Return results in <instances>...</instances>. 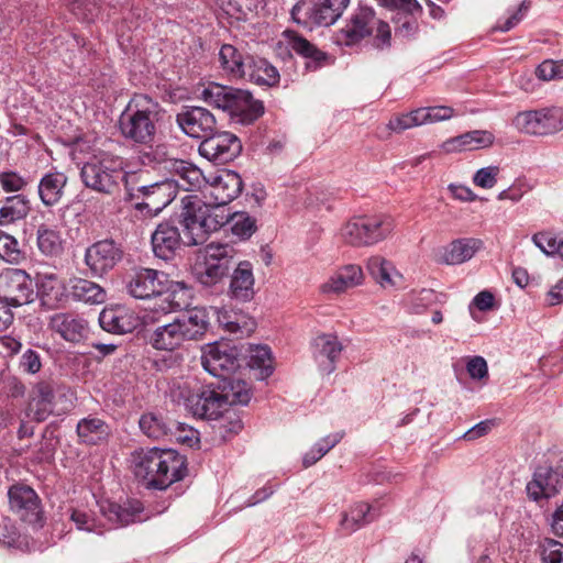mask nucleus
<instances>
[{"label":"nucleus","instance_id":"de8ad7c7","mask_svg":"<svg viewBox=\"0 0 563 563\" xmlns=\"http://www.w3.org/2000/svg\"><path fill=\"white\" fill-rule=\"evenodd\" d=\"M249 366L258 371L257 378L265 379L273 373L272 353L266 345H256L250 349Z\"/></svg>","mask_w":563,"mask_h":563},{"label":"nucleus","instance_id":"393cba45","mask_svg":"<svg viewBox=\"0 0 563 563\" xmlns=\"http://www.w3.org/2000/svg\"><path fill=\"white\" fill-rule=\"evenodd\" d=\"M482 246L483 242L478 239H457L439 249L435 254V261L445 265H460L473 258Z\"/></svg>","mask_w":563,"mask_h":563},{"label":"nucleus","instance_id":"ddd939ff","mask_svg":"<svg viewBox=\"0 0 563 563\" xmlns=\"http://www.w3.org/2000/svg\"><path fill=\"white\" fill-rule=\"evenodd\" d=\"M241 151L240 139L230 132H213L202 140L198 148L201 156L214 164H227L238 157Z\"/></svg>","mask_w":563,"mask_h":563},{"label":"nucleus","instance_id":"6e6552de","mask_svg":"<svg viewBox=\"0 0 563 563\" xmlns=\"http://www.w3.org/2000/svg\"><path fill=\"white\" fill-rule=\"evenodd\" d=\"M393 230V221L386 216L357 217L341 229L345 243L353 246H369L383 241Z\"/></svg>","mask_w":563,"mask_h":563},{"label":"nucleus","instance_id":"052dcab7","mask_svg":"<svg viewBox=\"0 0 563 563\" xmlns=\"http://www.w3.org/2000/svg\"><path fill=\"white\" fill-rule=\"evenodd\" d=\"M0 186L5 192H20L29 186V179L14 170L0 172Z\"/></svg>","mask_w":563,"mask_h":563},{"label":"nucleus","instance_id":"ea45409f","mask_svg":"<svg viewBox=\"0 0 563 563\" xmlns=\"http://www.w3.org/2000/svg\"><path fill=\"white\" fill-rule=\"evenodd\" d=\"M366 268L369 275L384 288L398 286L402 278L393 263L380 255L369 257Z\"/></svg>","mask_w":563,"mask_h":563},{"label":"nucleus","instance_id":"72a5a7b5","mask_svg":"<svg viewBox=\"0 0 563 563\" xmlns=\"http://www.w3.org/2000/svg\"><path fill=\"white\" fill-rule=\"evenodd\" d=\"M254 282L252 264L247 261L240 262L230 279V296L239 301L251 300L255 294Z\"/></svg>","mask_w":563,"mask_h":563},{"label":"nucleus","instance_id":"09e8293b","mask_svg":"<svg viewBox=\"0 0 563 563\" xmlns=\"http://www.w3.org/2000/svg\"><path fill=\"white\" fill-rule=\"evenodd\" d=\"M195 276L202 286L212 287L221 283L228 273H225V267L216 266L202 260L195 266Z\"/></svg>","mask_w":563,"mask_h":563},{"label":"nucleus","instance_id":"c03bdc74","mask_svg":"<svg viewBox=\"0 0 563 563\" xmlns=\"http://www.w3.org/2000/svg\"><path fill=\"white\" fill-rule=\"evenodd\" d=\"M201 256L208 263L225 267V273L229 274L233 266L235 250L227 243H209L201 252Z\"/></svg>","mask_w":563,"mask_h":563},{"label":"nucleus","instance_id":"37998d69","mask_svg":"<svg viewBox=\"0 0 563 563\" xmlns=\"http://www.w3.org/2000/svg\"><path fill=\"white\" fill-rule=\"evenodd\" d=\"M249 57L231 44H223L219 52V60L224 71L234 78H242L249 64Z\"/></svg>","mask_w":563,"mask_h":563},{"label":"nucleus","instance_id":"473e14b6","mask_svg":"<svg viewBox=\"0 0 563 563\" xmlns=\"http://www.w3.org/2000/svg\"><path fill=\"white\" fill-rule=\"evenodd\" d=\"M76 433L79 443L98 445L107 442L111 434V428L104 420L89 415L77 422Z\"/></svg>","mask_w":563,"mask_h":563},{"label":"nucleus","instance_id":"c85d7f7f","mask_svg":"<svg viewBox=\"0 0 563 563\" xmlns=\"http://www.w3.org/2000/svg\"><path fill=\"white\" fill-rule=\"evenodd\" d=\"M375 24V12L369 7L361 5L351 15L346 25L341 30L346 45H352L369 35Z\"/></svg>","mask_w":563,"mask_h":563},{"label":"nucleus","instance_id":"cd10ccee","mask_svg":"<svg viewBox=\"0 0 563 563\" xmlns=\"http://www.w3.org/2000/svg\"><path fill=\"white\" fill-rule=\"evenodd\" d=\"M68 177L56 168L45 173L37 185V195L46 208H52L60 202L64 197Z\"/></svg>","mask_w":563,"mask_h":563},{"label":"nucleus","instance_id":"79ce46f5","mask_svg":"<svg viewBox=\"0 0 563 563\" xmlns=\"http://www.w3.org/2000/svg\"><path fill=\"white\" fill-rule=\"evenodd\" d=\"M36 246L46 257H58L64 251L60 232L45 223L36 228Z\"/></svg>","mask_w":563,"mask_h":563},{"label":"nucleus","instance_id":"e2e57ef3","mask_svg":"<svg viewBox=\"0 0 563 563\" xmlns=\"http://www.w3.org/2000/svg\"><path fill=\"white\" fill-rule=\"evenodd\" d=\"M499 170V167L494 165L478 169L473 176L474 185L484 189L493 188L497 183Z\"/></svg>","mask_w":563,"mask_h":563},{"label":"nucleus","instance_id":"a878e982","mask_svg":"<svg viewBox=\"0 0 563 563\" xmlns=\"http://www.w3.org/2000/svg\"><path fill=\"white\" fill-rule=\"evenodd\" d=\"M49 328L65 341L78 343L86 339L89 332L88 322L74 313L58 312L51 317Z\"/></svg>","mask_w":563,"mask_h":563},{"label":"nucleus","instance_id":"338daca9","mask_svg":"<svg viewBox=\"0 0 563 563\" xmlns=\"http://www.w3.org/2000/svg\"><path fill=\"white\" fill-rule=\"evenodd\" d=\"M70 520L78 530L100 533L96 520L85 510L73 509Z\"/></svg>","mask_w":563,"mask_h":563},{"label":"nucleus","instance_id":"e433bc0d","mask_svg":"<svg viewBox=\"0 0 563 563\" xmlns=\"http://www.w3.org/2000/svg\"><path fill=\"white\" fill-rule=\"evenodd\" d=\"M67 289L75 301L101 305L107 300V291L99 284L86 278H70Z\"/></svg>","mask_w":563,"mask_h":563},{"label":"nucleus","instance_id":"7c9ffc66","mask_svg":"<svg viewBox=\"0 0 563 563\" xmlns=\"http://www.w3.org/2000/svg\"><path fill=\"white\" fill-rule=\"evenodd\" d=\"M166 284L165 289L158 295L159 303H155L153 309L166 313L187 308L191 299V289L183 282L168 278Z\"/></svg>","mask_w":563,"mask_h":563},{"label":"nucleus","instance_id":"39448f33","mask_svg":"<svg viewBox=\"0 0 563 563\" xmlns=\"http://www.w3.org/2000/svg\"><path fill=\"white\" fill-rule=\"evenodd\" d=\"M183 208L179 214L188 245L202 244L209 233L219 230L229 222V214H224L220 207H211L197 196H186L181 199Z\"/></svg>","mask_w":563,"mask_h":563},{"label":"nucleus","instance_id":"2f4dec72","mask_svg":"<svg viewBox=\"0 0 563 563\" xmlns=\"http://www.w3.org/2000/svg\"><path fill=\"white\" fill-rule=\"evenodd\" d=\"M364 278L361 266L349 264L334 272L327 282L320 286L322 294H342L350 288L362 284Z\"/></svg>","mask_w":563,"mask_h":563},{"label":"nucleus","instance_id":"f8f14e48","mask_svg":"<svg viewBox=\"0 0 563 563\" xmlns=\"http://www.w3.org/2000/svg\"><path fill=\"white\" fill-rule=\"evenodd\" d=\"M143 200L135 203V209L148 217H156L177 196L178 185L174 179L166 178L153 184L141 185Z\"/></svg>","mask_w":563,"mask_h":563},{"label":"nucleus","instance_id":"f03ea898","mask_svg":"<svg viewBox=\"0 0 563 563\" xmlns=\"http://www.w3.org/2000/svg\"><path fill=\"white\" fill-rule=\"evenodd\" d=\"M158 103L146 95H134L119 118L121 135L129 142L150 145L157 134Z\"/></svg>","mask_w":563,"mask_h":563},{"label":"nucleus","instance_id":"2eb2a0df","mask_svg":"<svg viewBox=\"0 0 563 563\" xmlns=\"http://www.w3.org/2000/svg\"><path fill=\"white\" fill-rule=\"evenodd\" d=\"M201 352L202 367L214 377L227 379L240 366L235 350L228 344L210 343Z\"/></svg>","mask_w":563,"mask_h":563},{"label":"nucleus","instance_id":"a19ab883","mask_svg":"<svg viewBox=\"0 0 563 563\" xmlns=\"http://www.w3.org/2000/svg\"><path fill=\"white\" fill-rule=\"evenodd\" d=\"M379 516V510L373 505L358 503L351 507L349 512L343 514L341 527L352 533L362 527L373 522Z\"/></svg>","mask_w":563,"mask_h":563},{"label":"nucleus","instance_id":"f704fd0d","mask_svg":"<svg viewBox=\"0 0 563 563\" xmlns=\"http://www.w3.org/2000/svg\"><path fill=\"white\" fill-rule=\"evenodd\" d=\"M286 35L289 38L290 48L306 58L305 67L307 70L314 71L325 65L328 55L324 52L296 32L287 31Z\"/></svg>","mask_w":563,"mask_h":563},{"label":"nucleus","instance_id":"4d7b16f0","mask_svg":"<svg viewBox=\"0 0 563 563\" xmlns=\"http://www.w3.org/2000/svg\"><path fill=\"white\" fill-rule=\"evenodd\" d=\"M229 222L231 223L232 233L243 240L249 239L256 229L255 219L246 213L229 216Z\"/></svg>","mask_w":563,"mask_h":563},{"label":"nucleus","instance_id":"6e6d98bb","mask_svg":"<svg viewBox=\"0 0 563 563\" xmlns=\"http://www.w3.org/2000/svg\"><path fill=\"white\" fill-rule=\"evenodd\" d=\"M144 145L146 150L142 152L141 159L143 164H154L161 165L164 164V167L169 170V161H178L177 158L169 157L167 147L165 144L153 145Z\"/></svg>","mask_w":563,"mask_h":563},{"label":"nucleus","instance_id":"bf43d9fd","mask_svg":"<svg viewBox=\"0 0 563 563\" xmlns=\"http://www.w3.org/2000/svg\"><path fill=\"white\" fill-rule=\"evenodd\" d=\"M530 8V2L527 0H523L520 5L514 10L509 11L508 16L504 19H499L494 26L495 31L499 32H508L511 29H514L517 24H519L525 15L527 14L528 10Z\"/></svg>","mask_w":563,"mask_h":563},{"label":"nucleus","instance_id":"b1692460","mask_svg":"<svg viewBox=\"0 0 563 563\" xmlns=\"http://www.w3.org/2000/svg\"><path fill=\"white\" fill-rule=\"evenodd\" d=\"M179 229L169 221L159 223L151 235L152 250L156 257L172 260L181 245Z\"/></svg>","mask_w":563,"mask_h":563},{"label":"nucleus","instance_id":"aec40b11","mask_svg":"<svg viewBox=\"0 0 563 563\" xmlns=\"http://www.w3.org/2000/svg\"><path fill=\"white\" fill-rule=\"evenodd\" d=\"M10 509L23 521L35 525L42 519L41 501L33 488L24 484L12 485L8 490Z\"/></svg>","mask_w":563,"mask_h":563},{"label":"nucleus","instance_id":"20e7f679","mask_svg":"<svg viewBox=\"0 0 563 563\" xmlns=\"http://www.w3.org/2000/svg\"><path fill=\"white\" fill-rule=\"evenodd\" d=\"M209 324L206 309L196 307L172 322L155 328L150 335V343L155 350L174 351L186 341L201 339Z\"/></svg>","mask_w":563,"mask_h":563},{"label":"nucleus","instance_id":"864d4df0","mask_svg":"<svg viewBox=\"0 0 563 563\" xmlns=\"http://www.w3.org/2000/svg\"><path fill=\"white\" fill-rule=\"evenodd\" d=\"M218 419V423L214 428L224 441L230 437L238 434L243 428L241 419L236 416L235 412L229 409H225Z\"/></svg>","mask_w":563,"mask_h":563},{"label":"nucleus","instance_id":"a18cd8bd","mask_svg":"<svg viewBox=\"0 0 563 563\" xmlns=\"http://www.w3.org/2000/svg\"><path fill=\"white\" fill-rule=\"evenodd\" d=\"M142 432L152 439H162L172 432L175 422L167 421L161 413L146 412L139 421Z\"/></svg>","mask_w":563,"mask_h":563},{"label":"nucleus","instance_id":"4468645a","mask_svg":"<svg viewBox=\"0 0 563 563\" xmlns=\"http://www.w3.org/2000/svg\"><path fill=\"white\" fill-rule=\"evenodd\" d=\"M56 406V385L51 380H40L32 385L24 415L35 422L45 421L54 413Z\"/></svg>","mask_w":563,"mask_h":563},{"label":"nucleus","instance_id":"3c124183","mask_svg":"<svg viewBox=\"0 0 563 563\" xmlns=\"http://www.w3.org/2000/svg\"><path fill=\"white\" fill-rule=\"evenodd\" d=\"M63 282L56 274L45 273L38 276L37 291L43 298L59 300L63 296Z\"/></svg>","mask_w":563,"mask_h":563},{"label":"nucleus","instance_id":"c756f323","mask_svg":"<svg viewBox=\"0 0 563 563\" xmlns=\"http://www.w3.org/2000/svg\"><path fill=\"white\" fill-rule=\"evenodd\" d=\"M169 162V172L177 177L174 180L177 183L178 188H183L186 191L206 189L208 177L198 166L184 159Z\"/></svg>","mask_w":563,"mask_h":563},{"label":"nucleus","instance_id":"680f3d73","mask_svg":"<svg viewBox=\"0 0 563 563\" xmlns=\"http://www.w3.org/2000/svg\"><path fill=\"white\" fill-rule=\"evenodd\" d=\"M42 355L32 349L24 351L19 361V368L27 375H36L42 369Z\"/></svg>","mask_w":563,"mask_h":563},{"label":"nucleus","instance_id":"9b49d317","mask_svg":"<svg viewBox=\"0 0 563 563\" xmlns=\"http://www.w3.org/2000/svg\"><path fill=\"white\" fill-rule=\"evenodd\" d=\"M123 254L120 243L103 239L86 249L84 260L92 277H103L122 261Z\"/></svg>","mask_w":563,"mask_h":563},{"label":"nucleus","instance_id":"423d86ee","mask_svg":"<svg viewBox=\"0 0 563 563\" xmlns=\"http://www.w3.org/2000/svg\"><path fill=\"white\" fill-rule=\"evenodd\" d=\"M124 158L110 153L90 157L80 169L84 185L99 194L113 195L122 185Z\"/></svg>","mask_w":563,"mask_h":563},{"label":"nucleus","instance_id":"dca6fc26","mask_svg":"<svg viewBox=\"0 0 563 563\" xmlns=\"http://www.w3.org/2000/svg\"><path fill=\"white\" fill-rule=\"evenodd\" d=\"M3 297L13 307L29 303L34 297V284L30 275L19 268H10L0 275Z\"/></svg>","mask_w":563,"mask_h":563},{"label":"nucleus","instance_id":"49530a36","mask_svg":"<svg viewBox=\"0 0 563 563\" xmlns=\"http://www.w3.org/2000/svg\"><path fill=\"white\" fill-rule=\"evenodd\" d=\"M221 396L222 399H225L227 408L228 406L234 405H247L253 396V393L247 382L242 379H230L223 386Z\"/></svg>","mask_w":563,"mask_h":563},{"label":"nucleus","instance_id":"bb28decb","mask_svg":"<svg viewBox=\"0 0 563 563\" xmlns=\"http://www.w3.org/2000/svg\"><path fill=\"white\" fill-rule=\"evenodd\" d=\"M100 327L110 333L132 332L139 324L137 318L123 306L104 308L99 314Z\"/></svg>","mask_w":563,"mask_h":563},{"label":"nucleus","instance_id":"774afa93","mask_svg":"<svg viewBox=\"0 0 563 563\" xmlns=\"http://www.w3.org/2000/svg\"><path fill=\"white\" fill-rule=\"evenodd\" d=\"M533 243L547 255H555L556 238L549 232H539L532 238Z\"/></svg>","mask_w":563,"mask_h":563},{"label":"nucleus","instance_id":"58836bf2","mask_svg":"<svg viewBox=\"0 0 563 563\" xmlns=\"http://www.w3.org/2000/svg\"><path fill=\"white\" fill-rule=\"evenodd\" d=\"M31 200L23 194L5 197L0 201V227H8L27 217Z\"/></svg>","mask_w":563,"mask_h":563},{"label":"nucleus","instance_id":"6ab92c4d","mask_svg":"<svg viewBox=\"0 0 563 563\" xmlns=\"http://www.w3.org/2000/svg\"><path fill=\"white\" fill-rule=\"evenodd\" d=\"M167 275L152 268H139L126 282L125 288L130 296L136 299L158 298L165 289Z\"/></svg>","mask_w":563,"mask_h":563},{"label":"nucleus","instance_id":"f257e3e1","mask_svg":"<svg viewBox=\"0 0 563 563\" xmlns=\"http://www.w3.org/2000/svg\"><path fill=\"white\" fill-rule=\"evenodd\" d=\"M134 472L147 488L164 490L187 474L186 457L174 450L152 448L134 455Z\"/></svg>","mask_w":563,"mask_h":563},{"label":"nucleus","instance_id":"a211bd4d","mask_svg":"<svg viewBox=\"0 0 563 563\" xmlns=\"http://www.w3.org/2000/svg\"><path fill=\"white\" fill-rule=\"evenodd\" d=\"M241 176L233 170H222L208 177L205 198L211 199L210 205L224 207L235 199L242 191Z\"/></svg>","mask_w":563,"mask_h":563},{"label":"nucleus","instance_id":"7ed1b4c3","mask_svg":"<svg viewBox=\"0 0 563 563\" xmlns=\"http://www.w3.org/2000/svg\"><path fill=\"white\" fill-rule=\"evenodd\" d=\"M200 99L211 107L228 112L233 120L251 124L264 113L262 101L247 90L209 82L200 91Z\"/></svg>","mask_w":563,"mask_h":563},{"label":"nucleus","instance_id":"4be33fe9","mask_svg":"<svg viewBox=\"0 0 563 563\" xmlns=\"http://www.w3.org/2000/svg\"><path fill=\"white\" fill-rule=\"evenodd\" d=\"M563 485V472L559 467L539 466L527 484L528 497L534 501L554 497Z\"/></svg>","mask_w":563,"mask_h":563},{"label":"nucleus","instance_id":"9d476101","mask_svg":"<svg viewBox=\"0 0 563 563\" xmlns=\"http://www.w3.org/2000/svg\"><path fill=\"white\" fill-rule=\"evenodd\" d=\"M350 0H314L299 1L291 10V16L297 23L309 27L330 26L338 21Z\"/></svg>","mask_w":563,"mask_h":563},{"label":"nucleus","instance_id":"f3484780","mask_svg":"<svg viewBox=\"0 0 563 563\" xmlns=\"http://www.w3.org/2000/svg\"><path fill=\"white\" fill-rule=\"evenodd\" d=\"M184 133L194 139L209 137L217 130V120L211 111L202 107H185L176 115Z\"/></svg>","mask_w":563,"mask_h":563},{"label":"nucleus","instance_id":"13d9d810","mask_svg":"<svg viewBox=\"0 0 563 563\" xmlns=\"http://www.w3.org/2000/svg\"><path fill=\"white\" fill-rule=\"evenodd\" d=\"M0 258L10 264H18L23 258L19 242L12 235H0Z\"/></svg>","mask_w":563,"mask_h":563},{"label":"nucleus","instance_id":"1a4fd4ad","mask_svg":"<svg viewBox=\"0 0 563 563\" xmlns=\"http://www.w3.org/2000/svg\"><path fill=\"white\" fill-rule=\"evenodd\" d=\"M512 125L521 133L550 135L563 130V107L551 106L518 112Z\"/></svg>","mask_w":563,"mask_h":563},{"label":"nucleus","instance_id":"0eeeda50","mask_svg":"<svg viewBox=\"0 0 563 563\" xmlns=\"http://www.w3.org/2000/svg\"><path fill=\"white\" fill-rule=\"evenodd\" d=\"M170 395L174 401L200 419L217 420L225 410V399L220 391L198 386L196 382L194 385L190 382L174 385Z\"/></svg>","mask_w":563,"mask_h":563},{"label":"nucleus","instance_id":"603ef678","mask_svg":"<svg viewBox=\"0 0 563 563\" xmlns=\"http://www.w3.org/2000/svg\"><path fill=\"white\" fill-rule=\"evenodd\" d=\"M420 108L408 113H401L391 118L387 124L388 129L396 133H401L408 129L424 124Z\"/></svg>","mask_w":563,"mask_h":563},{"label":"nucleus","instance_id":"5fc2aeb1","mask_svg":"<svg viewBox=\"0 0 563 563\" xmlns=\"http://www.w3.org/2000/svg\"><path fill=\"white\" fill-rule=\"evenodd\" d=\"M148 175L146 170H126L124 168V175L122 177V184L124 186L126 197L130 200L140 199L141 185L145 184V177Z\"/></svg>","mask_w":563,"mask_h":563},{"label":"nucleus","instance_id":"412c9836","mask_svg":"<svg viewBox=\"0 0 563 563\" xmlns=\"http://www.w3.org/2000/svg\"><path fill=\"white\" fill-rule=\"evenodd\" d=\"M100 511L113 527L142 522L152 516L137 499H128L123 504L107 500L100 505Z\"/></svg>","mask_w":563,"mask_h":563},{"label":"nucleus","instance_id":"8fccbe9b","mask_svg":"<svg viewBox=\"0 0 563 563\" xmlns=\"http://www.w3.org/2000/svg\"><path fill=\"white\" fill-rule=\"evenodd\" d=\"M343 438L342 432L329 434L319 440L302 457L305 467H309L321 460L332 448H334Z\"/></svg>","mask_w":563,"mask_h":563},{"label":"nucleus","instance_id":"69168bd1","mask_svg":"<svg viewBox=\"0 0 563 563\" xmlns=\"http://www.w3.org/2000/svg\"><path fill=\"white\" fill-rule=\"evenodd\" d=\"M423 112L424 124L449 120L454 115V109L446 106H434L420 108Z\"/></svg>","mask_w":563,"mask_h":563},{"label":"nucleus","instance_id":"5701e85b","mask_svg":"<svg viewBox=\"0 0 563 563\" xmlns=\"http://www.w3.org/2000/svg\"><path fill=\"white\" fill-rule=\"evenodd\" d=\"M311 349L313 358L322 372L331 374L335 371V363L343 350V345L335 334L317 335L311 343Z\"/></svg>","mask_w":563,"mask_h":563},{"label":"nucleus","instance_id":"c9c22d12","mask_svg":"<svg viewBox=\"0 0 563 563\" xmlns=\"http://www.w3.org/2000/svg\"><path fill=\"white\" fill-rule=\"evenodd\" d=\"M495 136L486 130H473L448 140L443 147L448 152L475 151L493 145Z\"/></svg>","mask_w":563,"mask_h":563},{"label":"nucleus","instance_id":"0e129e2a","mask_svg":"<svg viewBox=\"0 0 563 563\" xmlns=\"http://www.w3.org/2000/svg\"><path fill=\"white\" fill-rule=\"evenodd\" d=\"M542 561L544 563H563V543L544 539L542 543Z\"/></svg>","mask_w":563,"mask_h":563},{"label":"nucleus","instance_id":"4c0bfd02","mask_svg":"<svg viewBox=\"0 0 563 563\" xmlns=\"http://www.w3.org/2000/svg\"><path fill=\"white\" fill-rule=\"evenodd\" d=\"M242 78L258 86L272 87L279 82L280 76L276 67L268 60L250 56Z\"/></svg>","mask_w":563,"mask_h":563}]
</instances>
